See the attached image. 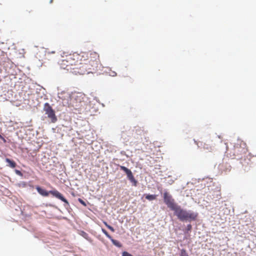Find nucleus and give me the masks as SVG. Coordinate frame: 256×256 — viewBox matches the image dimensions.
<instances>
[{"label":"nucleus","instance_id":"nucleus-1","mask_svg":"<svg viewBox=\"0 0 256 256\" xmlns=\"http://www.w3.org/2000/svg\"><path fill=\"white\" fill-rule=\"evenodd\" d=\"M62 58L60 68L76 74L92 73L97 70L100 64L99 55L94 52H74Z\"/></svg>","mask_w":256,"mask_h":256},{"label":"nucleus","instance_id":"nucleus-2","mask_svg":"<svg viewBox=\"0 0 256 256\" xmlns=\"http://www.w3.org/2000/svg\"><path fill=\"white\" fill-rule=\"evenodd\" d=\"M175 214L181 221H192L196 220L198 213L191 210L187 211L182 209L180 206L174 212Z\"/></svg>","mask_w":256,"mask_h":256},{"label":"nucleus","instance_id":"nucleus-3","mask_svg":"<svg viewBox=\"0 0 256 256\" xmlns=\"http://www.w3.org/2000/svg\"><path fill=\"white\" fill-rule=\"evenodd\" d=\"M36 189L38 192L42 196H48L49 194H50L53 196L60 200L62 201L63 202H64V203H66L68 205V201L62 196V195L59 192H58L56 190H50V192H47L46 190L41 188L39 186H37L36 187Z\"/></svg>","mask_w":256,"mask_h":256},{"label":"nucleus","instance_id":"nucleus-4","mask_svg":"<svg viewBox=\"0 0 256 256\" xmlns=\"http://www.w3.org/2000/svg\"><path fill=\"white\" fill-rule=\"evenodd\" d=\"M164 200L168 207L174 212L179 207L174 202V200L172 198V196L167 192H165L164 193Z\"/></svg>","mask_w":256,"mask_h":256},{"label":"nucleus","instance_id":"nucleus-5","mask_svg":"<svg viewBox=\"0 0 256 256\" xmlns=\"http://www.w3.org/2000/svg\"><path fill=\"white\" fill-rule=\"evenodd\" d=\"M44 110L46 114L48 116V118L52 122L54 123L57 121L58 119L56 116L55 112L48 103L46 102L44 104Z\"/></svg>","mask_w":256,"mask_h":256},{"label":"nucleus","instance_id":"nucleus-6","mask_svg":"<svg viewBox=\"0 0 256 256\" xmlns=\"http://www.w3.org/2000/svg\"><path fill=\"white\" fill-rule=\"evenodd\" d=\"M120 168L121 170H123L126 172V174L127 175L128 178L132 184L135 186H136L138 182L134 178L132 171L128 168L122 166H120Z\"/></svg>","mask_w":256,"mask_h":256},{"label":"nucleus","instance_id":"nucleus-7","mask_svg":"<svg viewBox=\"0 0 256 256\" xmlns=\"http://www.w3.org/2000/svg\"><path fill=\"white\" fill-rule=\"evenodd\" d=\"M102 231L106 235V236L111 240L113 244L118 248H121L122 246L121 243L118 240L113 239L106 230L102 228Z\"/></svg>","mask_w":256,"mask_h":256},{"label":"nucleus","instance_id":"nucleus-8","mask_svg":"<svg viewBox=\"0 0 256 256\" xmlns=\"http://www.w3.org/2000/svg\"><path fill=\"white\" fill-rule=\"evenodd\" d=\"M201 146L206 152H212L214 150L213 147L209 144L204 142L201 143Z\"/></svg>","mask_w":256,"mask_h":256},{"label":"nucleus","instance_id":"nucleus-9","mask_svg":"<svg viewBox=\"0 0 256 256\" xmlns=\"http://www.w3.org/2000/svg\"><path fill=\"white\" fill-rule=\"evenodd\" d=\"M6 162L8 163L7 166L12 168H14L16 166V162L12 160H10V158H6Z\"/></svg>","mask_w":256,"mask_h":256},{"label":"nucleus","instance_id":"nucleus-10","mask_svg":"<svg viewBox=\"0 0 256 256\" xmlns=\"http://www.w3.org/2000/svg\"><path fill=\"white\" fill-rule=\"evenodd\" d=\"M156 194H146V198L148 200H156Z\"/></svg>","mask_w":256,"mask_h":256},{"label":"nucleus","instance_id":"nucleus-11","mask_svg":"<svg viewBox=\"0 0 256 256\" xmlns=\"http://www.w3.org/2000/svg\"><path fill=\"white\" fill-rule=\"evenodd\" d=\"M104 224L112 232H114V228L110 226V225L108 224L106 222H104Z\"/></svg>","mask_w":256,"mask_h":256},{"label":"nucleus","instance_id":"nucleus-12","mask_svg":"<svg viewBox=\"0 0 256 256\" xmlns=\"http://www.w3.org/2000/svg\"><path fill=\"white\" fill-rule=\"evenodd\" d=\"M180 256H188V255L186 252V250L182 249L180 250Z\"/></svg>","mask_w":256,"mask_h":256},{"label":"nucleus","instance_id":"nucleus-13","mask_svg":"<svg viewBox=\"0 0 256 256\" xmlns=\"http://www.w3.org/2000/svg\"><path fill=\"white\" fill-rule=\"evenodd\" d=\"M122 256H132V255L130 254V253H128L127 252H124L122 253Z\"/></svg>","mask_w":256,"mask_h":256},{"label":"nucleus","instance_id":"nucleus-14","mask_svg":"<svg viewBox=\"0 0 256 256\" xmlns=\"http://www.w3.org/2000/svg\"><path fill=\"white\" fill-rule=\"evenodd\" d=\"M78 202L84 206H86V203L81 198L78 199Z\"/></svg>","mask_w":256,"mask_h":256},{"label":"nucleus","instance_id":"nucleus-15","mask_svg":"<svg viewBox=\"0 0 256 256\" xmlns=\"http://www.w3.org/2000/svg\"><path fill=\"white\" fill-rule=\"evenodd\" d=\"M15 172L18 176H22V174L20 170H15Z\"/></svg>","mask_w":256,"mask_h":256},{"label":"nucleus","instance_id":"nucleus-16","mask_svg":"<svg viewBox=\"0 0 256 256\" xmlns=\"http://www.w3.org/2000/svg\"><path fill=\"white\" fill-rule=\"evenodd\" d=\"M192 225L190 224H188L187 226V228H188V230H190L192 229Z\"/></svg>","mask_w":256,"mask_h":256},{"label":"nucleus","instance_id":"nucleus-17","mask_svg":"<svg viewBox=\"0 0 256 256\" xmlns=\"http://www.w3.org/2000/svg\"><path fill=\"white\" fill-rule=\"evenodd\" d=\"M116 72H112V74H111L110 75H111L112 76H116Z\"/></svg>","mask_w":256,"mask_h":256},{"label":"nucleus","instance_id":"nucleus-18","mask_svg":"<svg viewBox=\"0 0 256 256\" xmlns=\"http://www.w3.org/2000/svg\"><path fill=\"white\" fill-rule=\"evenodd\" d=\"M0 138L5 140L4 138L0 134Z\"/></svg>","mask_w":256,"mask_h":256},{"label":"nucleus","instance_id":"nucleus-19","mask_svg":"<svg viewBox=\"0 0 256 256\" xmlns=\"http://www.w3.org/2000/svg\"><path fill=\"white\" fill-rule=\"evenodd\" d=\"M52 0H50V3H52Z\"/></svg>","mask_w":256,"mask_h":256},{"label":"nucleus","instance_id":"nucleus-20","mask_svg":"<svg viewBox=\"0 0 256 256\" xmlns=\"http://www.w3.org/2000/svg\"><path fill=\"white\" fill-rule=\"evenodd\" d=\"M65 204H64V206H66V205L68 206L66 203H65Z\"/></svg>","mask_w":256,"mask_h":256}]
</instances>
